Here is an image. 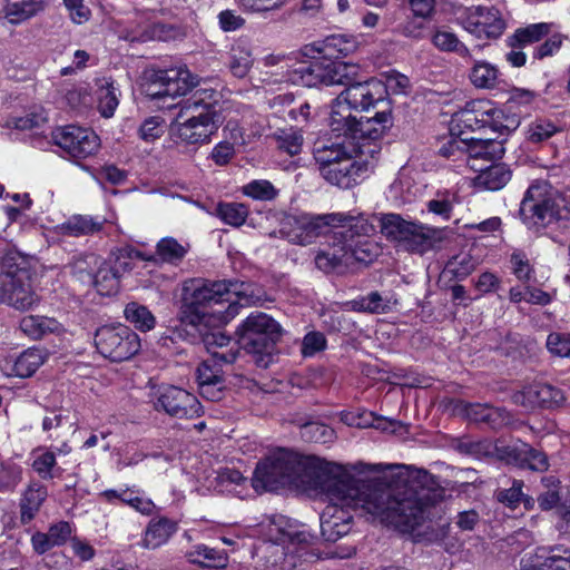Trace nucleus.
Wrapping results in <instances>:
<instances>
[{
    "label": "nucleus",
    "mask_w": 570,
    "mask_h": 570,
    "mask_svg": "<svg viewBox=\"0 0 570 570\" xmlns=\"http://www.w3.org/2000/svg\"><path fill=\"white\" fill-rule=\"evenodd\" d=\"M341 472L331 487L337 498L332 499L322 490L311 493L328 502L320 518L321 534L328 542L350 532V509H362L382 523L411 532L423 524L431 508L441 502L445 493L434 475L425 470L411 471L395 485L356 479L342 465Z\"/></svg>",
    "instance_id": "1"
},
{
    "label": "nucleus",
    "mask_w": 570,
    "mask_h": 570,
    "mask_svg": "<svg viewBox=\"0 0 570 570\" xmlns=\"http://www.w3.org/2000/svg\"><path fill=\"white\" fill-rule=\"evenodd\" d=\"M340 473V464L279 448L257 463L252 483L256 491H276L289 487L308 494L322 490L335 499L337 492L331 488V482Z\"/></svg>",
    "instance_id": "2"
},
{
    "label": "nucleus",
    "mask_w": 570,
    "mask_h": 570,
    "mask_svg": "<svg viewBox=\"0 0 570 570\" xmlns=\"http://www.w3.org/2000/svg\"><path fill=\"white\" fill-rule=\"evenodd\" d=\"M385 94L384 83L376 79L362 81L358 75L354 81L346 83L333 102L330 116L332 131L346 139L370 138L371 141H377L392 126L391 112L379 111L364 120L353 116L352 110L366 111L383 101Z\"/></svg>",
    "instance_id": "3"
},
{
    "label": "nucleus",
    "mask_w": 570,
    "mask_h": 570,
    "mask_svg": "<svg viewBox=\"0 0 570 570\" xmlns=\"http://www.w3.org/2000/svg\"><path fill=\"white\" fill-rule=\"evenodd\" d=\"M259 301L261 295L252 283L190 279L183 287L179 320L181 324L198 330L208 307L229 303L225 317H233L237 313L235 305H255Z\"/></svg>",
    "instance_id": "4"
},
{
    "label": "nucleus",
    "mask_w": 570,
    "mask_h": 570,
    "mask_svg": "<svg viewBox=\"0 0 570 570\" xmlns=\"http://www.w3.org/2000/svg\"><path fill=\"white\" fill-rule=\"evenodd\" d=\"M219 99L220 94L217 90L199 88L175 105L179 111L170 124V134L176 141L186 145L209 142L222 122L217 110Z\"/></svg>",
    "instance_id": "5"
},
{
    "label": "nucleus",
    "mask_w": 570,
    "mask_h": 570,
    "mask_svg": "<svg viewBox=\"0 0 570 570\" xmlns=\"http://www.w3.org/2000/svg\"><path fill=\"white\" fill-rule=\"evenodd\" d=\"M32 268V257L17 250L4 254L0 273V304L27 311L38 303L39 298L31 287Z\"/></svg>",
    "instance_id": "6"
},
{
    "label": "nucleus",
    "mask_w": 570,
    "mask_h": 570,
    "mask_svg": "<svg viewBox=\"0 0 570 570\" xmlns=\"http://www.w3.org/2000/svg\"><path fill=\"white\" fill-rule=\"evenodd\" d=\"M238 345L250 354L258 367L266 368L273 362V351L282 336L281 325L269 315L256 312L248 315L237 327Z\"/></svg>",
    "instance_id": "7"
},
{
    "label": "nucleus",
    "mask_w": 570,
    "mask_h": 570,
    "mask_svg": "<svg viewBox=\"0 0 570 570\" xmlns=\"http://www.w3.org/2000/svg\"><path fill=\"white\" fill-rule=\"evenodd\" d=\"M564 199L553 196L546 183L532 184L520 204V218L528 229L540 233L551 224L567 219Z\"/></svg>",
    "instance_id": "8"
},
{
    "label": "nucleus",
    "mask_w": 570,
    "mask_h": 570,
    "mask_svg": "<svg viewBox=\"0 0 570 570\" xmlns=\"http://www.w3.org/2000/svg\"><path fill=\"white\" fill-rule=\"evenodd\" d=\"M348 215L342 213L301 214L288 216L282 223L281 233L289 243L306 246L328 234L334 227H345Z\"/></svg>",
    "instance_id": "9"
},
{
    "label": "nucleus",
    "mask_w": 570,
    "mask_h": 570,
    "mask_svg": "<svg viewBox=\"0 0 570 570\" xmlns=\"http://www.w3.org/2000/svg\"><path fill=\"white\" fill-rule=\"evenodd\" d=\"M142 88L151 99L186 96L198 83L196 76L186 68H147L142 73Z\"/></svg>",
    "instance_id": "10"
},
{
    "label": "nucleus",
    "mask_w": 570,
    "mask_h": 570,
    "mask_svg": "<svg viewBox=\"0 0 570 570\" xmlns=\"http://www.w3.org/2000/svg\"><path fill=\"white\" fill-rule=\"evenodd\" d=\"M358 72L360 67L357 65L326 58L301 66L294 71V75L306 87L321 85L345 87L346 83H351L357 78Z\"/></svg>",
    "instance_id": "11"
},
{
    "label": "nucleus",
    "mask_w": 570,
    "mask_h": 570,
    "mask_svg": "<svg viewBox=\"0 0 570 570\" xmlns=\"http://www.w3.org/2000/svg\"><path fill=\"white\" fill-rule=\"evenodd\" d=\"M95 345L98 352L112 362L131 358L140 350V338L126 325L101 326L96 331Z\"/></svg>",
    "instance_id": "12"
},
{
    "label": "nucleus",
    "mask_w": 570,
    "mask_h": 570,
    "mask_svg": "<svg viewBox=\"0 0 570 570\" xmlns=\"http://www.w3.org/2000/svg\"><path fill=\"white\" fill-rule=\"evenodd\" d=\"M353 142L346 145L344 141H338L318 138L313 145V157L318 167L320 174L323 170H330L338 161L346 159L353 154H360V156H370L374 158V155L380 151L376 141H371L370 138L351 139Z\"/></svg>",
    "instance_id": "13"
},
{
    "label": "nucleus",
    "mask_w": 570,
    "mask_h": 570,
    "mask_svg": "<svg viewBox=\"0 0 570 570\" xmlns=\"http://www.w3.org/2000/svg\"><path fill=\"white\" fill-rule=\"evenodd\" d=\"M344 230L340 233L347 256H350L348 264L352 268L355 263L370 264L379 255L377 245L368 240L366 236L374 233V226L370 224L363 216L353 217L348 215V220L345 223Z\"/></svg>",
    "instance_id": "14"
},
{
    "label": "nucleus",
    "mask_w": 570,
    "mask_h": 570,
    "mask_svg": "<svg viewBox=\"0 0 570 570\" xmlns=\"http://www.w3.org/2000/svg\"><path fill=\"white\" fill-rule=\"evenodd\" d=\"M460 24L478 39H497L505 29V21L494 7H474L459 18Z\"/></svg>",
    "instance_id": "15"
},
{
    "label": "nucleus",
    "mask_w": 570,
    "mask_h": 570,
    "mask_svg": "<svg viewBox=\"0 0 570 570\" xmlns=\"http://www.w3.org/2000/svg\"><path fill=\"white\" fill-rule=\"evenodd\" d=\"M52 140L70 157L79 159L96 154L100 147V139L92 130L73 125L57 128Z\"/></svg>",
    "instance_id": "16"
},
{
    "label": "nucleus",
    "mask_w": 570,
    "mask_h": 570,
    "mask_svg": "<svg viewBox=\"0 0 570 570\" xmlns=\"http://www.w3.org/2000/svg\"><path fill=\"white\" fill-rule=\"evenodd\" d=\"M156 411L177 419H194L202 414V405L197 397L184 389L177 386H163L157 391V400L154 402Z\"/></svg>",
    "instance_id": "17"
},
{
    "label": "nucleus",
    "mask_w": 570,
    "mask_h": 570,
    "mask_svg": "<svg viewBox=\"0 0 570 570\" xmlns=\"http://www.w3.org/2000/svg\"><path fill=\"white\" fill-rule=\"evenodd\" d=\"M363 157L360 154H353L330 170H323L321 176L331 185L343 189L352 188L366 178L374 168V160L363 159Z\"/></svg>",
    "instance_id": "18"
},
{
    "label": "nucleus",
    "mask_w": 570,
    "mask_h": 570,
    "mask_svg": "<svg viewBox=\"0 0 570 570\" xmlns=\"http://www.w3.org/2000/svg\"><path fill=\"white\" fill-rule=\"evenodd\" d=\"M495 453L500 460L522 469L544 472L549 468L547 454L523 442L495 446Z\"/></svg>",
    "instance_id": "19"
},
{
    "label": "nucleus",
    "mask_w": 570,
    "mask_h": 570,
    "mask_svg": "<svg viewBox=\"0 0 570 570\" xmlns=\"http://www.w3.org/2000/svg\"><path fill=\"white\" fill-rule=\"evenodd\" d=\"M550 32V24L540 22L529 24L524 28H518L513 35L505 40L507 46L511 49L507 53V60L513 67H522L527 62L524 49L535 42L542 40Z\"/></svg>",
    "instance_id": "20"
},
{
    "label": "nucleus",
    "mask_w": 570,
    "mask_h": 570,
    "mask_svg": "<svg viewBox=\"0 0 570 570\" xmlns=\"http://www.w3.org/2000/svg\"><path fill=\"white\" fill-rule=\"evenodd\" d=\"M515 404L524 407H553L561 405L564 401L563 392L548 383H533L512 396Z\"/></svg>",
    "instance_id": "21"
},
{
    "label": "nucleus",
    "mask_w": 570,
    "mask_h": 570,
    "mask_svg": "<svg viewBox=\"0 0 570 570\" xmlns=\"http://www.w3.org/2000/svg\"><path fill=\"white\" fill-rule=\"evenodd\" d=\"M266 539L276 544L285 543H308L311 534L299 530L284 515H272L267 523H263Z\"/></svg>",
    "instance_id": "22"
},
{
    "label": "nucleus",
    "mask_w": 570,
    "mask_h": 570,
    "mask_svg": "<svg viewBox=\"0 0 570 570\" xmlns=\"http://www.w3.org/2000/svg\"><path fill=\"white\" fill-rule=\"evenodd\" d=\"M335 239L337 242H335L333 246L320 250L314 258L315 266L326 274H343L351 268L348 264L350 256L346 254L341 235L335 234Z\"/></svg>",
    "instance_id": "23"
},
{
    "label": "nucleus",
    "mask_w": 570,
    "mask_h": 570,
    "mask_svg": "<svg viewBox=\"0 0 570 570\" xmlns=\"http://www.w3.org/2000/svg\"><path fill=\"white\" fill-rule=\"evenodd\" d=\"M483 101H470L465 107L456 111L452 117V122L460 128V134L464 130H478L489 127L491 120V108L484 109Z\"/></svg>",
    "instance_id": "24"
},
{
    "label": "nucleus",
    "mask_w": 570,
    "mask_h": 570,
    "mask_svg": "<svg viewBox=\"0 0 570 570\" xmlns=\"http://www.w3.org/2000/svg\"><path fill=\"white\" fill-rule=\"evenodd\" d=\"M239 348L213 351L212 357L203 361L196 371L198 385L225 380L222 364H232L236 361Z\"/></svg>",
    "instance_id": "25"
},
{
    "label": "nucleus",
    "mask_w": 570,
    "mask_h": 570,
    "mask_svg": "<svg viewBox=\"0 0 570 570\" xmlns=\"http://www.w3.org/2000/svg\"><path fill=\"white\" fill-rule=\"evenodd\" d=\"M48 4V0H7L2 17L10 24L18 26L42 13Z\"/></svg>",
    "instance_id": "26"
},
{
    "label": "nucleus",
    "mask_w": 570,
    "mask_h": 570,
    "mask_svg": "<svg viewBox=\"0 0 570 570\" xmlns=\"http://www.w3.org/2000/svg\"><path fill=\"white\" fill-rule=\"evenodd\" d=\"M48 497L47 488L39 481H32L22 491L19 500L20 522L30 523Z\"/></svg>",
    "instance_id": "27"
},
{
    "label": "nucleus",
    "mask_w": 570,
    "mask_h": 570,
    "mask_svg": "<svg viewBox=\"0 0 570 570\" xmlns=\"http://www.w3.org/2000/svg\"><path fill=\"white\" fill-rule=\"evenodd\" d=\"M178 523L166 517L159 519H151L145 530L141 547L148 550L157 549L165 543L177 532Z\"/></svg>",
    "instance_id": "28"
},
{
    "label": "nucleus",
    "mask_w": 570,
    "mask_h": 570,
    "mask_svg": "<svg viewBox=\"0 0 570 570\" xmlns=\"http://www.w3.org/2000/svg\"><path fill=\"white\" fill-rule=\"evenodd\" d=\"M357 48V41L352 36L347 35H331L322 41H317L312 46V50L324 58L338 59L340 57H346L354 52Z\"/></svg>",
    "instance_id": "29"
},
{
    "label": "nucleus",
    "mask_w": 570,
    "mask_h": 570,
    "mask_svg": "<svg viewBox=\"0 0 570 570\" xmlns=\"http://www.w3.org/2000/svg\"><path fill=\"white\" fill-rule=\"evenodd\" d=\"M464 150L466 157V164L474 170H478L474 161L479 158L490 159L494 156L503 154L504 149L501 141H498L495 137L488 138H464Z\"/></svg>",
    "instance_id": "30"
},
{
    "label": "nucleus",
    "mask_w": 570,
    "mask_h": 570,
    "mask_svg": "<svg viewBox=\"0 0 570 570\" xmlns=\"http://www.w3.org/2000/svg\"><path fill=\"white\" fill-rule=\"evenodd\" d=\"M104 220H97L88 215H73L66 222L57 225L55 230L58 235L68 237L88 236L102 229Z\"/></svg>",
    "instance_id": "31"
},
{
    "label": "nucleus",
    "mask_w": 570,
    "mask_h": 570,
    "mask_svg": "<svg viewBox=\"0 0 570 570\" xmlns=\"http://www.w3.org/2000/svg\"><path fill=\"white\" fill-rule=\"evenodd\" d=\"M441 232L413 223L403 245L411 252L423 254L441 240Z\"/></svg>",
    "instance_id": "32"
},
{
    "label": "nucleus",
    "mask_w": 570,
    "mask_h": 570,
    "mask_svg": "<svg viewBox=\"0 0 570 570\" xmlns=\"http://www.w3.org/2000/svg\"><path fill=\"white\" fill-rule=\"evenodd\" d=\"M187 560L202 568L224 569L228 564V554L224 550L196 544L186 553Z\"/></svg>",
    "instance_id": "33"
},
{
    "label": "nucleus",
    "mask_w": 570,
    "mask_h": 570,
    "mask_svg": "<svg viewBox=\"0 0 570 570\" xmlns=\"http://www.w3.org/2000/svg\"><path fill=\"white\" fill-rule=\"evenodd\" d=\"M479 175L474 179L476 187L484 190L495 191L503 188L511 179L512 173L510 168L502 163L492 164L491 166L478 169Z\"/></svg>",
    "instance_id": "34"
},
{
    "label": "nucleus",
    "mask_w": 570,
    "mask_h": 570,
    "mask_svg": "<svg viewBox=\"0 0 570 570\" xmlns=\"http://www.w3.org/2000/svg\"><path fill=\"white\" fill-rule=\"evenodd\" d=\"M189 245L180 244L173 237H164L156 245L155 256H150V261L178 265L188 253Z\"/></svg>",
    "instance_id": "35"
},
{
    "label": "nucleus",
    "mask_w": 570,
    "mask_h": 570,
    "mask_svg": "<svg viewBox=\"0 0 570 570\" xmlns=\"http://www.w3.org/2000/svg\"><path fill=\"white\" fill-rule=\"evenodd\" d=\"M120 277L117 269L112 268L111 262L101 261L90 285H94L100 295L110 296L118 292Z\"/></svg>",
    "instance_id": "36"
},
{
    "label": "nucleus",
    "mask_w": 570,
    "mask_h": 570,
    "mask_svg": "<svg viewBox=\"0 0 570 570\" xmlns=\"http://www.w3.org/2000/svg\"><path fill=\"white\" fill-rule=\"evenodd\" d=\"M292 422L301 429V436L305 441L328 443L335 438L334 430L325 424L309 421L301 416L293 419Z\"/></svg>",
    "instance_id": "37"
},
{
    "label": "nucleus",
    "mask_w": 570,
    "mask_h": 570,
    "mask_svg": "<svg viewBox=\"0 0 570 570\" xmlns=\"http://www.w3.org/2000/svg\"><path fill=\"white\" fill-rule=\"evenodd\" d=\"M46 354L40 348H28L14 361L12 372L19 377H30L45 363Z\"/></svg>",
    "instance_id": "38"
},
{
    "label": "nucleus",
    "mask_w": 570,
    "mask_h": 570,
    "mask_svg": "<svg viewBox=\"0 0 570 570\" xmlns=\"http://www.w3.org/2000/svg\"><path fill=\"white\" fill-rule=\"evenodd\" d=\"M59 328V323L55 318L28 315L20 321V330L33 340H40L49 333Z\"/></svg>",
    "instance_id": "39"
},
{
    "label": "nucleus",
    "mask_w": 570,
    "mask_h": 570,
    "mask_svg": "<svg viewBox=\"0 0 570 570\" xmlns=\"http://www.w3.org/2000/svg\"><path fill=\"white\" fill-rule=\"evenodd\" d=\"M499 69L487 61H474L470 71V80L476 88H494L499 82Z\"/></svg>",
    "instance_id": "40"
},
{
    "label": "nucleus",
    "mask_w": 570,
    "mask_h": 570,
    "mask_svg": "<svg viewBox=\"0 0 570 570\" xmlns=\"http://www.w3.org/2000/svg\"><path fill=\"white\" fill-rule=\"evenodd\" d=\"M100 263L101 258L96 254L79 255L70 263L71 274L81 283L89 285Z\"/></svg>",
    "instance_id": "41"
},
{
    "label": "nucleus",
    "mask_w": 570,
    "mask_h": 570,
    "mask_svg": "<svg viewBox=\"0 0 570 570\" xmlns=\"http://www.w3.org/2000/svg\"><path fill=\"white\" fill-rule=\"evenodd\" d=\"M412 222L396 214H386L381 218V232L390 239L403 243L412 228Z\"/></svg>",
    "instance_id": "42"
},
{
    "label": "nucleus",
    "mask_w": 570,
    "mask_h": 570,
    "mask_svg": "<svg viewBox=\"0 0 570 570\" xmlns=\"http://www.w3.org/2000/svg\"><path fill=\"white\" fill-rule=\"evenodd\" d=\"M522 488L523 481L513 480L512 485L509 489L498 490L495 498L499 502L511 509H515L521 501H523L527 509H531L534 504V500L533 498L525 495L522 492Z\"/></svg>",
    "instance_id": "43"
},
{
    "label": "nucleus",
    "mask_w": 570,
    "mask_h": 570,
    "mask_svg": "<svg viewBox=\"0 0 570 570\" xmlns=\"http://www.w3.org/2000/svg\"><path fill=\"white\" fill-rule=\"evenodd\" d=\"M126 320L136 328L146 332L155 327L156 318L144 305L136 302L128 303L124 311Z\"/></svg>",
    "instance_id": "44"
},
{
    "label": "nucleus",
    "mask_w": 570,
    "mask_h": 570,
    "mask_svg": "<svg viewBox=\"0 0 570 570\" xmlns=\"http://www.w3.org/2000/svg\"><path fill=\"white\" fill-rule=\"evenodd\" d=\"M432 42L438 49L442 51L455 52L456 55L465 59L472 58L469 48L463 42H461L456 35H454L453 32L438 30L432 36Z\"/></svg>",
    "instance_id": "45"
},
{
    "label": "nucleus",
    "mask_w": 570,
    "mask_h": 570,
    "mask_svg": "<svg viewBox=\"0 0 570 570\" xmlns=\"http://www.w3.org/2000/svg\"><path fill=\"white\" fill-rule=\"evenodd\" d=\"M253 57L250 49L243 43L232 47L229 69L235 77L244 78L253 66Z\"/></svg>",
    "instance_id": "46"
},
{
    "label": "nucleus",
    "mask_w": 570,
    "mask_h": 570,
    "mask_svg": "<svg viewBox=\"0 0 570 570\" xmlns=\"http://www.w3.org/2000/svg\"><path fill=\"white\" fill-rule=\"evenodd\" d=\"M112 257V268L117 269L118 274L121 276L122 273L131 271L134 268V262L139 261H150L151 258H147L141 252L135 249L131 246H124L117 248L111 253Z\"/></svg>",
    "instance_id": "47"
},
{
    "label": "nucleus",
    "mask_w": 570,
    "mask_h": 570,
    "mask_svg": "<svg viewBox=\"0 0 570 570\" xmlns=\"http://www.w3.org/2000/svg\"><path fill=\"white\" fill-rule=\"evenodd\" d=\"M354 311L372 314L386 313L390 309V299L383 297L379 292H371L365 296L351 302Z\"/></svg>",
    "instance_id": "48"
},
{
    "label": "nucleus",
    "mask_w": 570,
    "mask_h": 570,
    "mask_svg": "<svg viewBox=\"0 0 570 570\" xmlns=\"http://www.w3.org/2000/svg\"><path fill=\"white\" fill-rule=\"evenodd\" d=\"M242 193L255 200L272 202L274 200L279 190L266 179H255L242 187Z\"/></svg>",
    "instance_id": "49"
},
{
    "label": "nucleus",
    "mask_w": 570,
    "mask_h": 570,
    "mask_svg": "<svg viewBox=\"0 0 570 570\" xmlns=\"http://www.w3.org/2000/svg\"><path fill=\"white\" fill-rule=\"evenodd\" d=\"M216 214L225 224L239 227L245 223L248 210L244 204L220 203L216 208Z\"/></svg>",
    "instance_id": "50"
},
{
    "label": "nucleus",
    "mask_w": 570,
    "mask_h": 570,
    "mask_svg": "<svg viewBox=\"0 0 570 570\" xmlns=\"http://www.w3.org/2000/svg\"><path fill=\"white\" fill-rule=\"evenodd\" d=\"M476 264L478 262L470 254H459L446 263L444 273L463 279L475 269Z\"/></svg>",
    "instance_id": "51"
},
{
    "label": "nucleus",
    "mask_w": 570,
    "mask_h": 570,
    "mask_svg": "<svg viewBox=\"0 0 570 570\" xmlns=\"http://www.w3.org/2000/svg\"><path fill=\"white\" fill-rule=\"evenodd\" d=\"M520 125V120L515 115L508 116L503 110L491 108L490 129L501 136H507L515 130Z\"/></svg>",
    "instance_id": "52"
},
{
    "label": "nucleus",
    "mask_w": 570,
    "mask_h": 570,
    "mask_svg": "<svg viewBox=\"0 0 570 570\" xmlns=\"http://www.w3.org/2000/svg\"><path fill=\"white\" fill-rule=\"evenodd\" d=\"M560 548H553L550 554L540 561L541 557L537 556V561L533 567L538 570H570V552L563 550L560 554Z\"/></svg>",
    "instance_id": "53"
},
{
    "label": "nucleus",
    "mask_w": 570,
    "mask_h": 570,
    "mask_svg": "<svg viewBox=\"0 0 570 570\" xmlns=\"http://www.w3.org/2000/svg\"><path fill=\"white\" fill-rule=\"evenodd\" d=\"M455 203L456 195L446 190L444 193H438L436 197L426 204V207L429 212L441 216L443 219H450Z\"/></svg>",
    "instance_id": "54"
},
{
    "label": "nucleus",
    "mask_w": 570,
    "mask_h": 570,
    "mask_svg": "<svg viewBox=\"0 0 570 570\" xmlns=\"http://www.w3.org/2000/svg\"><path fill=\"white\" fill-rule=\"evenodd\" d=\"M276 140L279 149H283L291 156L298 155L303 146V135L295 129H284L276 134Z\"/></svg>",
    "instance_id": "55"
},
{
    "label": "nucleus",
    "mask_w": 570,
    "mask_h": 570,
    "mask_svg": "<svg viewBox=\"0 0 570 570\" xmlns=\"http://www.w3.org/2000/svg\"><path fill=\"white\" fill-rule=\"evenodd\" d=\"M118 104L119 101L116 95V88L111 83L107 82L105 86L99 88L98 109L104 117H111Z\"/></svg>",
    "instance_id": "56"
},
{
    "label": "nucleus",
    "mask_w": 570,
    "mask_h": 570,
    "mask_svg": "<svg viewBox=\"0 0 570 570\" xmlns=\"http://www.w3.org/2000/svg\"><path fill=\"white\" fill-rule=\"evenodd\" d=\"M542 483L547 488V491L538 497V504L541 510L547 511L557 507L560 502V494L558 490L560 482L554 476H546L542 479Z\"/></svg>",
    "instance_id": "57"
},
{
    "label": "nucleus",
    "mask_w": 570,
    "mask_h": 570,
    "mask_svg": "<svg viewBox=\"0 0 570 570\" xmlns=\"http://www.w3.org/2000/svg\"><path fill=\"white\" fill-rule=\"evenodd\" d=\"M556 132L557 127L554 124L547 119H538L529 125L527 130V139L530 142L539 144L549 139Z\"/></svg>",
    "instance_id": "58"
},
{
    "label": "nucleus",
    "mask_w": 570,
    "mask_h": 570,
    "mask_svg": "<svg viewBox=\"0 0 570 570\" xmlns=\"http://www.w3.org/2000/svg\"><path fill=\"white\" fill-rule=\"evenodd\" d=\"M56 464L57 461L55 453L51 451H45L35 458L32 469L42 480H51L55 478L53 470Z\"/></svg>",
    "instance_id": "59"
},
{
    "label": "nucleus",
    "mask_w": 570,
    "mask_h": 570,
    "mask_svg": "<svg viewBox=\"0 0 570 570\" xmlns=\"http://www.w3.org/2000/svg\"><path fill=\"white\" fill-rule=\"evenodd\" d=\"M151 37L160 41H170L186 37V29L170 23H155L150 29Z\"/></svg>",
    "instance_id": "60"
},
{
    "label": "nucleus",
    "mask_w": 570,
    "mask_h": 570,
    "mask_svg": "<svg viewBox=\"0 0 570 570\" xmlns=\"http://www.w3.org/2000/svg\"><path fill=\"white\" fill-rule=\"evenodd\" d=\"M120 501L145 515H150L155 510V504L150 499L138 497L128 489L121 490Z\"/></svg>",
    "instance_id": "61"
},
{
    "label": "nucleus",
    "mask_w": 570,
    "mask_h": 570,
    "mask_svg": "<svg viewBox=\"0 0 570 570\" xmlns=\"http://www.w3.org/2000/svg\"><path fill=\"white\" fill-rule=\"evenodd\" d=\"M511 265L512 271L515 277L521 282H530L533 274V268L527 257V255L522 252H514L511 255Z\"/></svg>",
    "instance_id": "62"
},
{
    "label": "nucleus",
    "mask_w": 570,
    "mask_h": 570,
    "mask_svg": "<svg viewBox=\"0 0 570 570\" xmlns=\"http://www.w3.org/2000/svg\"><path fill=\"white\" fill-rule=\"evenodd\" d=\"M547 348L556 356H570V334L551 333L547 338Z\"/></svg>",
    "instance_id": "63"
},
{
    "label": "nucleus",
    "mask_w": 570,
    "mask_h": 570,
    "mask_svg": "<svg viewBox=\"0 0 570 570\" xmlns=\"http://www.w3.org/2000/svg\"><path fill=\"white\" fill-rule=\"evenodd\" d=\"M326 346V338L321 332L307 333L302 342V354L304 356H313L317 352L324 350Z\"/></svg>",
    "instance_id": "64"
}]
</instances>
